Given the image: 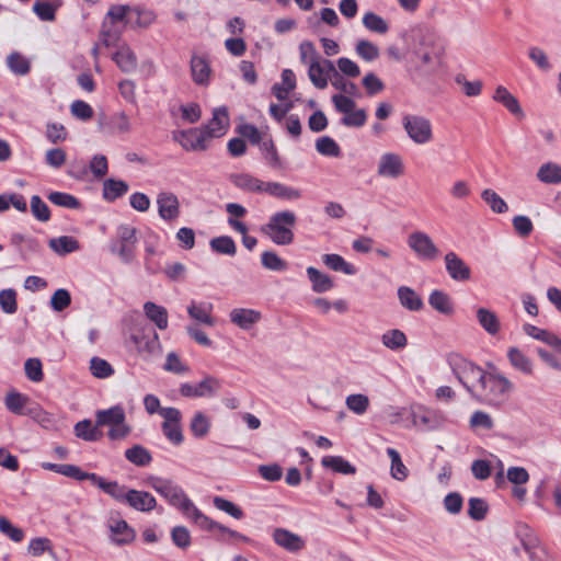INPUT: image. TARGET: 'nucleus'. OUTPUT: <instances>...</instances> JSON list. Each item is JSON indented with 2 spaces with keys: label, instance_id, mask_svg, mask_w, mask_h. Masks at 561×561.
<instances>
[{
  "label": "nucleus",
  "instance_id": "obj_15",
  "mask_svg": "<svg viewBox=\"0 0 561 561\" xmlns=\"http://www.w3.org/2000/svg\"><path fill=\"white\" fill-rule=\"evenodd\" d=\"M228 127V110L225 106H220L214 110L211 119L203 129L206 131L208 137L214 138L221 137Z\"/></svg>",
  "mask_w": 561,
  "mask_h": 561
},
{
  "label": "nucleus",
  "instance_id": "obj_11",
  "mask_svg": "<svg viewBox=\"0 0 561 561\" xmlns=\"http://www.w3.org/2000/svg\"><path fill=\"white\" fill-rule=\"evenodd\" d=\"M335 71L331 60L321 59L308 67V77L317 89L323 90L328 87L329 80H332Z\"/></svg>",
  "mask_w": 561,
  "mask_h": 561
},
{
  "label": "nucleus",
  "instance_id": "obj_59",
  "mask_svg": "<svg viewBox=\"0 0 561 561\" xmlns=\"http://www.w3.org/2000/svg\"><path fill=\"white\" fill-rule=\"evenodd\" d=\"M262 265L271 271H285L287 268V262L280 259L273 251H265L261 256Z\"/></svg>",
  "mask_w": 561,
  "mask_h": 561
},
{
  "label": "nucleus",
  "instance_id": "obj_54",
  "mask_svg": "<svg viewBox=\"0 0 561 561\" xmlns=\"http://www.w3.org/2000/svg\"><path fill=\"white\" fill-rule=\"evenodd\" d=\"M90 370L95 378L101 379L107 378L114 374V369L110 363L96 356L92 357L90 360Z\"/></svg>",
  "mask_w": 561,
  "mask_h": 561
},
{
  "label": "nucleus",
  "instance_id": "obj_44",
  "mask_svg": "<svg viewBox=\"0 0 561 561\" xmlns=\"http://www.w3.org/2000/svg\"><path fill=\"white\" fill-rule=\"evenodd\" d=\"M49 247L58 254H67L78 250L79 243L72 237L62 236L51 239L49 241Z\"/></svg>",
  "mask_w": 561,
  "mask_h": 561
},
{
  "label": "nucleus",
  "instance_id": "obj_6",
  "mask_svg": "<svg viewBox=\"0 0 561 561\" xmlns=\"http://www.w3.org/2000/svg\"><path fill=\"white\" fill-rule=\"evenodd\" d=\"M454 373L459 382L472 394H478L485 377V371L470 362H461Z\"/></svg>",
  "mask_w": 561,
  "mask_h": 561
},
{
  "label": "nucleus",
  "instance_id": "obj_4",
  "mask_svg": "<svg viewBox=\"0 0 561 561\" xmlns=\"http://www.w3.org/2000/svg\"><path fill=\"white\" fill-rule=\"evenodd\" d=\"M407 244L415 256L421 261H435L440 251L431 236L422 230H414L409 233Z\"/></svg>",
  "mask_w": 561,
  "mask_h": 561
},
{
  "label": "nucleus",
  "instance_id": "obj_33",
  "mask_svg": "<svg viewBox=\"0 0 561 561\" xmlns=\"http://www.w3.org/2000/svg\"><path fill=\"white\" fill-rule=\"evenodd\" d=\"M307 275L312 284V290L316 293H325L334 287L332 278L316 267H308Z\"/></svg>",
  "mask_w": 561,
  "mask_h": 561
},
{
  "label": "nucleus",
  "instance_id": "obj_42",
  "mask_svg": "<svg viewBox=\"0 0 561 561\" xmlns=\"http://www.w3.org/2000/svg\"><path fill=\"white\" fill-rule=\"evenodd\" d=\"M259 146L263 153L264 159L266 160L267 164L271 168L280 169L283 167L280 157H279V154L276 150V147L271 138L266 139V140H262V142Z\"/></svg>",
  "mask_w": 561,
  "mask_h": 561
},
{
  "label": "nucleus",
  "instance_id": "obj_34",
  "mask_svg": "<svg viewBox=\"0 0 561 561\" xmlns=\"http://www.w3.org/2000/svg\"><path fill=\"white\" fill-rule=\"evenodd\" d=\"M428 304L442 314L450 316L454 313V306L450 297L442 290L436 289L432 291L428 297Z\"/></svg>",
  "mask_w": 561,
  "mask_h": 561
},
{
  "label": "nucleus",
  "instance_id": "obj_3",
  "mask_svg": "<svg viewBox=\"0 0 561 561\" xmlns=\"http://www.w3.org/2000/svg\"><path fill=\"white\" fill-rule=\"evenodd\" d=\"M402 127L409 139L417 146L427 145L434 139L432 122L424 115L405 114L402 117Z\"/></svg>",
  "mask_w": 561,
  "mask_h": 561
},
{
  "label": "nucleus",
  "instance_id": "obj_43",
  "mask_svg": "<svg viewBox=\"0 0 561 561\" xmlns=\"http://www.w3.org/2000/svg\"><path fill=\"white\" fill-rule=\"evenodd\" d=\"M481 198L490 206L491 210L495 214H504L508 209L506 202L495 191L491 188L483 190L481 193Z\"/></svg>",
  "mask_w": 561,
  "mask_h": 561
},
{
  "label": "nucleus",
  "instance_id": "obj_28",
  "mask_svg": "<svg viewBox=\"0 0 561 561\" xmlns=\"http://www.w3.org/2000/svg\"><path fill=\"white\" fill-rule=\"evenodd\" d=\"M398 298L402 307L410 311H420L424 306L421 296L408 286H400L398 288Z\"/></svg>",
  "mask_w": 561,
  "mask_h": 561
},
{
  "label": "nucleus",
  "instance_id": "obj_21",
  "mask_svg": "<svg viewBox=\"0 0 561 561\" xmlns=\"http://www.w3.org/2000/svg\"><path fill=\"white\" fill-rule=\"evenodd\" d=\"M230 321L242 330H250L261 320V312L254 309L236 308L230 311Z\"/></svg>",
  "mask_w": 561,
  "mask_h": 561
},
{
  "label": "nucleus",
  "instance_id": "obj_8",
  "mask_svg": "<svg viewBox=\"0 0 561 561\" xmlns=\"http://www.w3.org/2000/svg\"><path fill=\"white\" fill-rule=\"evenodd\" d=\"M160 415L164 419L162 423V432L164 436L174 445L183 442V433L180 425L182 414L176 408H164L160 411Z\"/></svg>",
  "mask_w": 561,
  "mask_h": 561
},
{
  "label": "nucleus",
  "instance_id": "obj_7",
  "mask_svg": "<svg viewBox=\"0 0 561 561\" xmlns=\"http://www.w3.org/2000/svg\"><path fill=\"white\" fill-rule=\"evenodd\" d=\"M138 354L145 359L160 354L161 344L157 332L152 328H146L131 335Z\"/></svg>",
  "mask_w": 561,
  "mask_h": 561
},
{
  "label": "nucleus",
  "instance_id": "obj_30",
  "mask_svg": "<svg viewBox=\"0 0 561 561\" xmlns=\"http://www.w3.org/2000/svg\"><path fill=\"white\" fill-rule=\"evenodd\" d=\"M113 60L124 72H133L137 68V58L128 46H122L113 55Z\"/></svg>",
  "mask_w": 561,
  "mask_h": 561
},
{
  "label": "nucleus",
  "instance_id": "obj_61",
  "mask_svg": "<svg viewBox=\"0 0 561 561\" xmlns=\"http://www.w3.org/2000/svg\"><path fill=\"white\" fill-rule=\"evenodd\" d=\"M0 307L9 314L18 310L16 293L14 289L8 288L0 291Z\"/></svg>",
  "mask_w": 561,
  "mask_h": 561
},
{
  "label": "nucleus",
  "instance_id": "obj_36",
  "mask_svg": "<svg viewBox=\"0 0 561 561\" xmlns=\"http://www.w3.org/2000/svg\"><path fill=\"white\" fill-rule=\"evenodd\" d=\"M537 179L545 184H559L561 167L553 162L543 163L537 171Z\"/></svg>",
  "mask_w": 561,
  "mask_h": 561
},
{
  "label": "nucleus",
  "instance_id": "obj_50",
  "mask_svg": "<svg viewBox=\"0 0 561 561\" xmlns=\"http://www.w3.org/2000/svg\"><path fill=\"white\" fill-rule=\"evenodd\" d=\"M28 398L20 392H9L5 397L4 403L7 409L14 414H24V407Z\"/></svg>",
  "mask_w": 561,
  "mask_h": 561
},
{
  "label": "nucleus",
  "instance_id": "obj_25",
  "mask_svg": "<svg viewBox=\"0 0 561 561\" xmlns=\"http://www.w3.org/2000/svg\"><path fill=\"white\" fill-rule=\"evenodd\" d=\"M213 305L210 302H191L187 307V313L195 321L206 324L208 327H213L215 324V320L211 317Z\"/></svg>",
  "mask_w": 561,
  "mask_h": 561
},
{
  "label": "nucleus",
  "instance_id": "obj_49",
  "mask_svg": "<svg viewBox=\"0 0 561 561\" xmlns=\"http://www.w3.org/2000/svg\"><path fill=\"white\" fill-rule=\"evenodd\" d=\"M211 249L220 254L234 255L237 247L231 237L222 236L210 240Z\"/></svg>",
  "mask_w": 561,
  "mask_h": 561
},
{
  "label": "nucleus",
  "instance_id": "obj_10",
  "mask_svg": "<svg viewBox=\"0 0 561 561\" xmlns=\"http://www.w3.org/2000/svg\"><path fill=\"white\" fill-rule=\"evenodd\" d=\"M159 217L169 222L175 221L181 215L179 197L169 191L158 193L156 198Z\"/></svg>",
  "mask_w": 561,
  "mask_h": 561
},
{
  "label": "nucleus",
  "instance_id": "obj_24",
  "mask_svg": "<svg viewBox=\"0 0 561 561\" xmlns=\"http://www.w3.org/2000/svg\"><path fill=\"white\" fill-rule=\"evenodd\" d=\"M493 100L501 103L512 114L519 117L524 116L518 100L505 87L499 85L495 89Z\"/></svg>",
  "mask_w": 561,
  "mask_h": 561
},
{
  "label": "nucleus",
  "instance_id": "obj_1",
  "mask_svg": "<svg viewBox=\"0 0 561 561\" xmlns=\"http://www.w3.org/2000/svg\"><path fill=\"white\" fill-rule=\"evenodd\" d=\"M149 486L162 495L172 506L178 507L190 519L202 529H210L215 526L214 520L203 514L184 491L173 481L158 477L148 480Z\"/></svg>",
  "mask_w": 561,
  "mask_h": 561
},
{
  "label": "nucleus",
  "instance_id": "obj_58",
  "mask_svg": "<svg viewBox=\"0 0 561 561\" xmlns=\"http://www.w3.org/2000/svg\"><path fill=\"white\" fill-rule=\"evenodd\" d=\"M210 428V422L206 415L202 412H197L192 422L191 431L195 437H204L208 434Z\"/></svg>",
  "mask_w": 561,
  "mask_h": 561
},
{
  "label": "nucleus",
  "instance_id": "obj_12",
  "mask_svg": "<svg viewBox=\"0 0 561 561\" xmlns=\"http://www.w3.org/2000/svg\"><path fill=\"white\" fill-rule=\"evenodd\" d=\"M377 173L381 178L397 179L404 173V164L402 158L392 152L385 153L378 162Z\"/></svg>",
  "mask_w": 561,
  "mask_h": 561
},
{
  "label": "nucleus",
  "instance_id": "obj_55",
  "mask_svg": "<svg viewBox=\"0 0 561 561\" xmlns=\"http://www.w3.org/2000/svg\"><path fill=\"white\" fill-rule=\"evenodd\" d=\"M355 50L366 61H373L379 57V48L366 39L358 41Z\"/></svg>",
  "mask_w": 561,
  "mask_h": 561
},
{
  "label": "nucleus",
  "instance_id": "obj_20",
  "mask_svg": "<svg viewBox=\"0 0 561 561\" xmlns=\"http://www.w3.org/2000/svg\"><path fill=\"white\" fill-rule=\"evenodd\" d=\"M191 73L196 84L207 85L211 73L208 58L193 55L191 58Z\"/></svg>",
  "mask_w": 561,
  "mask_h": 561
},
{
  "label": "nucleus",
  "instance_id": "obj_27",
  "mask_svg": "<svg viewBox=\"0 0 561 561\" xmlns=\"http://www.w3.org/2000/svg\"><path fill=\"white\" fill-rule=\"evenodd\" d=\"M95 423L96 426H114L117 425V423H122V421H125V412L124 409L119 405L112 407L107 410H101L98 411L95 414Z\"/></svg>",
  "mask_w": 561,
  "mask_h": 561
},
{
  "label": "nucleus",
  "instance_id": "obj_47",
  "mask_svg": "<svg viewBox=\"0 0 561 561\" xmlns=\"http://www.w3.org/2000/svg\"><path fill=\"white\" fill-rule=\"evenodd\" d=\"M364 26L370 32L378 34H385L388 32V23L378 14L374 12H367L363 16Z\"/></svg>",
  "mask_w": 561,
  "mask_h": 561
},
{
  "label": "nucleus",
  "instance_id": "obj_23",
  "mask_svg": "<svg viewBox=\"0 0 561 561\" xmlns=\"http://www.w3.org/2000/svg\"><path fill=\"white\" fill-rule=\"evenodd\" d=\"M108 527L113 535L114 541L118 545L129 543L135 538V531L124 519L112 517L108 522Z\"/></svg>",
  "mask_w": 561,
  "mask_h": 561
},
{
  "label": "nucleus",
  "instance_id": "obj_5",
  "mask_svg": "<svg viewBox=\"0 0 561 561\" xmlns=\"http://www.w3.org/2000/svg\"><path fill=\"white\" fill-rule=\"evenodd\" d=\"M513 389L512 382L499 374H485L478 396L483 397L490 403H500Z\"/></svg>",
  "mask_w": 561,
  "mask_h": 561
},
{
  "label": "nucleus",
  "instance_id": "obj_39",
  "mask_svg": "<svg viewBox=\"0 0 561 561\" xmlns=\"http://www.w3.org/2000/svg\"><path fill=\"white\" fill-rule=\"evenodd\" d=\"M321 463L325 468H331L335 472L344 474H354L356 468L341 456H325L322 458Z\"/></svg>",
  "mask_w": 561,
  "mask_h": 561
},
{
  "label": "nucleus",
  "instance_id": "obj_2",
  "mask_svg": "<svg viewBox=\"0 0 561 561\" xmlns=\"http://www.w3.org/2000/svg\"><path fill=\"white\" fill-rule=\"evenodd\" d=\"M297 216L291 210H282L273 214L268 222L261 227V231L274 243L287 245L294 241V227Z\"/></svg>",
  "mask_w": 561,
  "mask_h": 561
},
{
  "label": "nucleus",
  "instance_id": "obj_52",
  "mask_svg": "<svg viewBox=\"0 0 561 561\" xmlns=\"http://www.w3.org/2000/svg\"><path fill=\"white\" fill-rule=\"evenodd\" d=\"M125 19L131 22V7L123 4L112 5L105 16V20L113 25H116L117 22H122Z\"/></svg>",
  "mask_w": 561,
  "mask_h": 561
},
{
  "label": "nucleus",
  "instance_id": "obj_56",
  "mask_svg": "<svg viewBox=\"0 0 561 561\" xmlns=\"http://www.w3.org/2000/svg\"><path fill=\"white\" fill-rule=\"evenodd\" d=\"M163 369L169 373H173L176 375H183L190 371V367L185 365L179 357V355L174 352H170L167 355L165 363L163 365Z\"/></svg>",
  "mask_w": 561,
  "mask_h": 561
},
{
  "label": "nucleus",
  "instance_id": "obj_37",
  "mask_svg": "<svg viewBox=\"0 0 561 561\" xmlns=\"http://www.w3.org/2000/svg\"><path fill=\"white\" fill-rule=\"evenodd\" d=\"M75 434L78 438L87 442L99 440L102 433L98 430V426H93L90 420H83L75 425Z\"/></svg>",
  "mask_w": 561,
  "mask_h": 561
},
{
  "label": "nucleus",
  "instance_id": "obj_38",
  "mask_svg": "<svg viewBox=\"0 0 561 561\" xmlns=\"http://www.w3.org/2000/svg\"><path fill=\"white\" fill-rule=\"evenodd\" d=\"M128 191L126 182L108 179L103 183V197L106 201H115Z\"/></svg>",
  "mask_w": 561,
  "mask_h": 561
},
{
  "label": "nucleus",
  "instance_id": "obj_51",
  "mask_svg": "<svg viewBox=\"0 0 561 561\" xmlns=\"http://www.w3.org/2000/svg\"><path fill=\"white\" fill-rule=\"evenodd\" d=\"M100 489L106 494L112 496L114 500L124 503L129 489L125 485H121L117 481H104L100 484Z\"/></svg>",
  "mask_w": 561,
  "mask_h": 561
},
{
  "label": "nucleus",
  "instance_id": "obj_19",
  "mask_svg": "<svg viewBox=\"0 0 561 561\" xmlns=\"http://www.w3.org/2000/svg\"><path fill=\"white\" fill-rule=\"evenodd\" d=\"M274 541L289 552H298L305 547V540L287 529L276 528L273 533Z\"/></svg>",
  "mask_w": 561,
  "mask_h": 561
},
{
  "label": "nucleus",
  "instance_id": "obj_63",
  "mask_svg": "<svg viewBox=\"0 0 561 561\" xmlns=\"http://www.w3.org/2000/svg\"><path fill=\"white\" fill-rule=\"evenodd\" d=\"M468 515L474 520H482L488 512V504L479 497H471L468 502Z\"/></svg>",
  "mask_w": 561,
  "mask_h": 561
},
{
  "label": "nucleus",
  "instance_id": "obj_9",
  "mask_svg": "<svg viewBox=\"0 0 561 561\" xmlns=\"http://www.w3.org/2000/svg\"><path fill=\"white\" fill-rule=\"evenodd\" d=\"M220 387L221 383L217 378L213 376H206L197 385H192L188 382L182 383L179 391L182 397L186 398L213 397L218 392Z\"/></svg>",
  "mask_w": 561,
  "mask_h": 561
},
{
  "label": "nucleus",
  "instance_id": "obj_57",
  "mask_svg": "<svg viewBox=\"0 0 561 561\" xmlns=\"http://www.w3.org/2000/svg\"><path fill=\"white\" fill-rule=\"evenodd\" d=\"M299 55L301 62L308 65V67L322 59L314 45L309 41L300 43Z\"/></svg>",
  "mask_w": 561,
  "mask_h": 561
},
{
  "label": "nucleus",
  "instance_id": "obj_22",
  "mask_svg": "<svg viewBox=\"0 0 561 561\" xmlns=\"http://www.w3.org/2000/svg\"><path fill=\"white\" fill-rule=\"evenodd\" d=\"M523 330L528 336L552 346L561 354V339L552 332L528 323L524 324Z\"/></svg>",
  "mask_w": 561,
  "mask_h": 561
},
{
  "label": "nucleus",
  "instance_id": "obj_46",
  "mask_svg": "<svg viewBox=\"0 0 561 561\" xmlns=\"http://www.w3.org/2000/svg\"><path fill=\"white\" fill-rule=\"evenodd\" d=\"M119 39V30L116 25L110 24L107 20H104L102 30L100 32L99 42L104 47L114 46Z\"/></svg>",
  "mask_w": 561,
  "mask_h": 561
},
{
  "label": "nucleus",
  "instance_id": "obj_29",
  "mask_svg": "<svg viewBox=\"0 0 561 561\" xmlns=\"http://www.w3.org/2000/svg\"><path fill=\"white\" fill-rule=\"evenodd\" d=\"M510 364L525 375H531L534 365L531 359L518 347H511L507 352Z\"/></svg>",
  "mask_w": 561,
  "mask_h": 561
},
{
  "label": "nucleus",
  "instance_id": "obj_35",
  "mask_svg": "<svg viewBox=\"0 0 561 561\" xmlns=\"http://www.w3.org/2000/svg\"><path fill=\"white\" fill-rule=\"evenodd\" d=\"M387 455L391 460L390 476L397 481H404L409 476V469L403 463L400 454L394 448H388Z\"/></svg>",
  "mask_w": 561,
  "mask_h": 561
},
{
  "label": "nucleus",
  "instance_id": "obj_18",
  "mask_svg": "<svg viewBox=\"0 0 561 561\" xmlns=\"http://www.w3.org/2000/svg\"><path fill=\"white\" fill-rule=\"evenodd\" d=\"M124 503L139 512H150L157 505L154 496H152L149 492L134 489H129Z\"/></svg>",
  "mask_w": 561,
  "mask_h": 561
},
{
  "label": "nucleus",
  "instance_id": "obj_14",
  "mask_svg": "<svg viewBox=\"0 0 561 561\" xmlns=\"http://www.w3.org/2000/svg\"><path fill=\"white\" fill-rule=\"evenodd\" d=\"M445 265L448 275L457 282H466L470 278V267L455 252L446 253Z\"/></svg>",
  "mask_w": 561,
  "mask_h": 561
},
{
  "label": "nucleus",
  "instance_id": "obj_45",
  "mask_svg": "<svg viewBox=\"0 0 561 561\" xmlns=\"http://www.w3.org/2000/svg\"><path fill=\"white\" fill-rule=\"evenodd\" d=\"M125 457L128 461L136 466H147L152 459L150 453L140 445L128 448L125 451Z\"/></svg>",
  "mask_w": 561,
  "mask_h": 561
},
{
  "label": "nucleus",
  "instance_id": "obj_64",
  "mask_svg": "<svg viewBox=\"0 0 561 561\" xmlns=\"http://www.w3.org/2000/svg\"><path fill=\"white\" fill-rule=\"evenodd\" d=\"M24 370L26 377L30 380L34 382H39L43 380V366L38 358H28L24 364Z\"/></svg>",
  "mask_w": 561,
  "mask_h": 561
},
{
  "label": "nucleus",
  "instance_id": "obj_40",
  "mask_svg": "<svg viewBox=\"0 0 561 561\" xmlns=\"http://www.w3.org/2000/svg\"><path fill=\"white\" fill-rule=\"evenodd\" d=\"M323 263L331 270L335 272H342L346 275H354L356 273V268L347 263L341 255L339 254H324Z\"/></svg>",
  "mask_w": 561,
  "mask_h": 561
},
{
  "label": "nucleus",
  "instance_id": "obj_62",
  "mask_svg": "<svg viewBox=\"0 0 561 561\" xmlns=\"http://www.w3.org/2000/svg\"><path fill=\"white\" fill-rule=\"evenodd\" d=\"M8 66L16 75H26L30 71L28 60L19 53H12L8 57Z\"/></svg>",
  "mask_w": 561,
  "mask_h": 561
},
{
  "label": "nucleus",
  "instance_id": "obj_48",
  "mask_svg": "<svg viewBox=\"0 0 561 561\" xmlns=\"http://www.w3.org/2000/svg\"><path fill=\"white\" fill-rule=\"evenodd\" d=\"M345 404L350 411L362 415L369 407V398L362 393L350 394L346 397Z\"/></svg>",
  "mask_w": 561,
  "mask_h": 561
},
{
  "label": "nucleus",
  "instance_id": "obj_31",
  "mask_svg": "<svg viewBox=\"0 0 561 561\" xmlns=\"http://www.w3.org/2000/svg\"><path fill=\"white\" fill-rule=\"evenodd\" d=\"M412 423L423 430H435L439 426L440 420L433 411L419 409L412 412Z\"/></svg>",
  "mask_w": 561,
  "mask_h": 561
},
{
  "label": "nucleus",
  "instance_id": "obj_53",
  "mask_svg": "<svg viewBox=\"0 0 561 561\" xmlns=\"http://www.w3.org/2000/svg\"><path fill=\"white\" fill-rule=\"evenodd\" d=\"M49 202L53 204L66 207L70 209H77L80 207V202L73 195L62 192H51L48 196Z\"/></svg>",
  "mask_w": 561,
  "mask_h": 561
},
{
  "label": "nucleus",
  "instance_id": "obj_16",
  "mask_svg": "<svg viewBox=\"0 0 561 561\" xmlns=\"http://www.w3.org/2000/svg\"><path fill=\"white\" fill-rule=\"evenodd\" d=\"M262 194H267L268 196L284 201H296L301 197L300 190L274 181H264Z\"/></svg>",
  "mask_w": 561,
  "mask_h": 561
},
{
  "label": "nucleus",
  "instance_id": "obj_41",
  "mask_svg": "<svg viewBox=\"0 0 561 561\" xmlns=\"http://www.w3.org/2000/svg\"><path fill=\"white\" fill-rule=\"evenodd\" d=\"M382 344L389 350L404 348L408 344L405 334L399 329L385 332L381 336Z\"/></svg>",
  "mask_w": 561,
  "mask_h": 561
},
{
  "label": "nucleus",
  "instance_id": "obj_26",
  "mask_svg": "<svg viewBox=\"0 0 561 561\" xmlns=\"http://www.w3.org/2000/svg\"><path fill=\"white\" fill-rule=\"evenodd\" d=\"M477 320L481 328L490 335H496L501 330V323L496 313L488 308L477 309Z\"/></svg>",
  "mask_w": 561,
  "mask_h": 561
},
{
  "label": "nucleus",
  "instance_id": "obj_32",
  "mask_svg": "<svg viewBox=\"0 0 561 561\" xmlns=\"http://www.w3.org/2000/svg\"><path fill=\"white\" fill-rule=\"evenodd\" d=\"M146 317L152 321L160 330L168 328V311L164 307L159 306L152 301H147L144 305Z\"/></svg>",
  "mask_w": 561,
  "mask_h": 561
},
{
  "label": "nucleus",
  "instance_id": "obj_13",
  "mask_svg": "<svg viewBox=\"0 0 561 561\" xmlns=\"http://www.w3.org/2000/svg\"><path fill=\"white\" fill-rule=\"evenodd\" d=\"M175 139L185 150L203 151L207 148L206 142L210 137L207 136L203 128H191L188 130L181 131L180 138L175 136Z\"/></svg>",
  "mask_w": 561,
  "mask_h": 561
},
{
  "label": "nucleus",
  "instance_id": "obj_60",
  "mask_svg": "<svg viewBox=\"0 0 561 561\" xmlns=\"http://www.w3.org/2000/svg\"><path fill=\"white\" fill-rule=\"evenodd\" d=\"M316 148L319 153L328 157H337L341 153L337 144L328 136L319 138L316 142Z\"/></svg>",
  "mask_w": 561,
  "mask_h": 561
},
{
  "label": "nucleus",
  "instance_id": "obj_17",
  "mask_svg": "<svg viewBox=\"0 0 561 561\" xmlns=\"http://www.w3.org/2000/svg\"><path fill=\"white\" fill-rule=\"evenodd\" d=\"M229 180L237 188L243 192L262 194L264 181L250 173H232L230 174Z\"/></svg>",
  "mask_w": 561,
  "mask_h": 561
}]
</instances>
